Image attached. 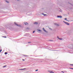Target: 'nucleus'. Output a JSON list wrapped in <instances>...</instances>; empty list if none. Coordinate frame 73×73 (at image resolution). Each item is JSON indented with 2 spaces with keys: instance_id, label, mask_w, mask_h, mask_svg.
Instances as JSON below:
<instances>
[{
  "instance_id": "ddd939ff",
  "label": "nucleus",
  "mask_w": 73,
  "mask_h": 73,
  "mask_svg": "<svg viewBox=\"0 0 73 73\" xmlns=\"http://www.w3.org/2000/svg\"><path fill=\"white\" fill-rule=\"evenodd\" d=\"M59 40H63V39L61 38H59Z\"/></svg>"
},
{
  "instance_id": "7c9ffc66",
  "label": "nucleus",
  "mask_w": 73,
  "mask_h": 73,
  "mask_svg": "<svg viewBox=\"0 0 73 73\" xmlns=\"http://www.w3.org/2000/svg\"><path fill=\"white\" fill-rule=\"evenodd\" d=\"M17 1H19L20 0H17Z\"/></svg>"
},
{
  "instance_id": "9d476101",
  "label": "nucleus",
  "mask_w": 73,
  "mask_h": 73,
  "mask_svg": "<svg viewBox=\"0 0 73 73\" xmlns=\"http://www.w3.org/2000/svg\"><path fill=\"white\" fill-rule=\"evenodd\" d=\"M37 31H38L39 32H41V31L40 30L37 29Z\"/></svg>"
},
{
  "instance_id": "393cba45",
  "label": "nucleus",
  "mask_w": 73,
  "mask_h": 73,
  "mask_svg": "<svg viewBox=\"0 0 73 73\" xmlns=\"http://www.w3.org/2000/svg\"><path fill=\"white\" fill-rule=\"evenodd\" d=\"M31 42H28V43H31Z\"/></svg>"
},
{
  "instance_id": "0eeeda50",
  "label": "nucleus",
  "mask_w": 73,
  "mask_h": 73,
  "mask_svg": "<svg viewBox=\"0 0 73 73\" xmlns=\"http://www.w3.org/2000/svg\"><path fill=\"white\" fill-rule=\"evenodd\" d=\"M48 72H49V73H54V72L51 71H49Z\"/></svg>"
},
{
  "instance_id": "2eb2a0df",
  "label": "nucleus",
  "mask_w": 73,
  "mask_h": 73,
  "mask_svg": "<svg viewBox=\"0 0 73 73\" xmlns=\"http://www.w3.org/2000/svg\"><path fill=\"white\" fill-rule=\"evenodd\" d=\"M5 54H8V52H5Z\"/></svg>"
},
{
  "instance_id": "6ab92c4d",
  "label": "nucleus",
  "mask_w": 73,
  "mask_h": 73,
  "mask_svg": "<svg viewBox=\"0 0 73 73\" xmlns=\"http://www.w3.org/2000/svg\"><path fill=\"white\" fill-rule=\"evenodd\" d=\"M53 50V51H56L57 50Z\"/></svg>"
},
{
  "instance_id": "423d86ee",
  "label": "nucleus",
  "mask_w": 73,
  "mask_h": 73,
  "mask_svg": "<svg viewBox=\"0 0 73 73\" xmlns=\"http://www.w3.org/2000/svg\"><path fill=\"white\" fill-rule=\"evenodd\" d=\"M25 69H26V68H25L23 69H20V70H25Z\"/></svg>"
},
{
  "instance_id": "a211bd4d",
  "label": "nucleus",
  "mask_w": 73,
  "mask_h": 73,
  "mask_svg": "<svg viewBox=\"0 0 73 73\" xmlns=\"http://www.w3.org/2000/svg\"><path fill=\"white\" fill-rule=\"evenodd\" d=\"M6 66H6H6H3V68H5V67H6Z\"/></svg>"
},
{
  "instance_id": "a878e982",
  "label": "nucleus",
  "mask_w": 73,
  "mask_h": 73,
  "mask_svg": "<svg viewBox=\"0 0 73 73\" xmlns=\"http://www.w3.org/2000/svg\"><path fill=\"white\" fill-rule=\"evenodd\" d=\"M35 31H33V33H35Z\"/></svg>"
},
{
  "instance_id": "c756f323",
  "label": "nucleus",
  "mask_w": 73,
  "mask_h": 73,
  "mask_svg": "<svg viewBox=\"0 0 73 73\" xmlns=\"http://www.w3.org/2000/svg\"><path fill=\"white\" fill-rule=\"evenodd\" d=\"M66 21H68V20H66Z\"/></svg>"
},
{
  "instance_id": "bb28decb",
  "label": "nucleus",
  "mask_w": 73,
  "mask_h": 73,
  "mask_svg": "<svg viewBox=\"0 0 73 73\" xmlns=\"http://www.w3.org/2000/svg\"><path fill=\"white\" fill-rule=\"evenodd\" d=\"M35 71H38V70H35Z\"/></svg>"
},
{
  "instance_id": "f8f14e48",
  "label": "nucleus",
  "mask_w": 73,
  "mask_h": 73,
  "mask_svg": "<svg viewBox=\"0 0 73 73\" xmlns=\"http://www.w3.org/2000/svg\"><path fill=\"white\" fill-rule=\"evenodd\" d=\"M55 25H56V26H58L59 25L58 24H57V23H55Z\"/></svg>"
},
{
  "instance_id": "7ed1b4c3",
  "label": "nucleus",
  "mask_w": 73,
  "mask_h": 73,
  "mask_svg": "<svg viewBox=\"0 0 73 73\" xmlns=\"http://www.w3.org/2000/svg\"><path fill=\"white\" fill-rule=\"evenodd\" d=\"M57 17H58V18H62V16H61V15H59V16L57 15Z\"/></svg>"
},
{
  "instance_id": "aec40b11",
  "label": "nucleus",
  "mask_w": 73,
  "mask_h": 73,
  "mask_svg": "<svg viewBox=\"0 0 73 73\" xmlns=\"http://www.w3.org/2000/svg\"><path fill=\"white\" fill-rule=\"evenodd\" d=\"M70 69H73V68H70Z\"/></svg>"
},
{
  "instance_id": "cd10ccee",
  "label": "nucleus",
  "mask_w": 73,
  "mask_h": 73,
  "mask_svg": "<svg viewBox=\"0 0 73 73\" xmlns=\"http://www.w3.org/2000/svg\"><path fill=\"white\" fill-rule=\"evenodd\" d=\"M5 38H7V36H5Z\"/></svg>"
},
{
  "instance_id": "2f4dec72",
  "label": "nucleus",
  "mask_w": 73,
  "mask_h": 73,
  "mask_svg": "<svg viewBox=\"0 0 73 73\" xmlns=\"http://www.w3.org/2000/svg\"><path fill=\"white\" fill-rule=\"evenodd\" d=\"M25 56H27L26 55H25Z\"/></svg>"
},
{
  "instance_id": "4be33fe9",
  "label": "nucleus",
  "mask_w": 73,
  "mask_h": 73,
  "mask_svg": "<svg viewBox=\"0 0 73 73\" xmlns=\"http://www.w3.org/2000/svg\"><path fill=\"white\" fill-rule=\"evenodd\" d=\"M57 38H58V39H59V38H59V37H58V36H57Z\"/></svg>"
},
{
  "instance_id": "20e7f679",
  "label": "nucleus",
  "mask_w": 73,
  "mask_h": 73,
  "mask_svg": "<svg viewBox=\"0 0 73 73\" xmlns=\"http://www.w3.org/2000/svg\"><path fill=\"white\" fill-rule=\"evenodd\" d=\"M24 24L25 25H28V23H27V22H24Z\"/></svg>"
},
{
  "instance_id": "5701e85b",
  "label": "nucleus",
  "mask_w": 73,
  "mask_h": 73,
  "mask_svg": "<svg viewBox=\"0 0 73 73\" xmlns=\"http://www.w3.org/2000/svg\"><path fill=\"white\" fill-rule=\"evenodd\" d=\"M70 65L73 66V64H70Z\"/></svg>"
},
{
  "instance_id": "1a4fd4ad",
  "label": "nucleus",
  "mask_w": 73,
  "mask_h": 73,
  "mask_svg": "<svg viewBox=\"0 0 73 73\" xmlns=\"http://www.w3.org/2000/svg\"><path fill=\"white\" fill-rule=\"evenodd\" d=\"M59 11H60V12H62V10L61 9H60Z\"/></svg>"
},
{
  "instance_id": "c85d7f7f",
  "label": "nucleus",
  "mask_w": 73,
  "mask_h": 73,
  "mask_svg": "<svg viewBox=\"0 0 73 73\" xmlns=\"http://www.w3.org/2000/svg\"><path fill=\"white\" fill-rule=\"evenodd\" d=\"M61 72H63V73H64V72L63 71H61Z\"/></svg>"
},
{
  "instance_id": "39448f33",
  "label": "nucleus",
  "mask_w": 73,
  "mask_h": 73,
  "mask_svg": "<svg viewBox=\"0 0 73 73\" xmlns=\"http://www.w3.org/2000/svg\"><path fill=\"white\" fill-rule=\"evenodd\" d=\"M34 24H35L36 25H37V24H38V23H37V22H35L34 23Z\"/></svg>"
},
{
  "instance_id": "f03ea898",
  "label": "nucleus",
  "mask_w": 73,
  "mask_h": 73,
  "mask_svg": "<svg viewBox=\"0 0 73 73\" xmlns=\"http://www.w3.org/2000/svg\"><path fill=\"white\" fill-rule=\"evenodd\" d=\"M63 22L64 23H65V24H66V25H69V23H68L65 22L64 21H63Z\"/></svg>"
},
{
  "instance_id": "f257e3e1",
  "label": "nucleus",
  "mask_w": 73,
  "mask_h": 73,
  "mask_svg": "<svg viewBox=\"0 0 73 73\" xmlns=\"http://www.w3.org/2000/svg\"><path fill=\"white\" fill-rule=\"evenodd\" d=\"M14 23L15 25H16L18 26V27H21V25L17 24L16 22H15Z\"/></svg>"
},
{
  "instance_id": "b1692460",
  "label": "nucleus",
  "mask_w": 73,
  "mask_h": 73,
  "mask_svg": "<svg viewBox=\"0 0 73 73\" xmlns=\"http://www.w3.org/2000/svg\"><path fill=\"white\" fill-rule=\"evenodd\" d=\"M22 60L23 61H24L25 60V59H22Z\"/></svg>"
},
{
  "instance_id": "6e6552de",
  "label": "nucleus",
  "mask_w": 73,
  "mask_h": 73,
  "mask_svg": "<svg viewBox=\"0 0 73 73\" xmlns=\"http://www.w3.org/2000/svg\"><path fill=\"white\" fill-rule=\"evenodd\" d=\"M8 0H5V2H6L7 3H9V2L8 1H7Z\"/></svg>"
},
{
  "instance_id": "9b49d317",
  "label": "nucleus",
  "mask_w": 73,
  "mask_h": 73,
  "mask_svg": "<svg viewBox=\"0 0 73 73\" xmlns=\"http://www.w3.org/2000/svg\"><path fill=\"white\" fill-rule=\"evenodd\" d=\"M42 29L44 31V32H45L46 31V30H45V29H44V28H43Z\"/></svg>"
},
{
  "instance_id": "4468645a",
  "label": "nucleus",
  "mask_w": 73,
  "mask_h": 73,
  "mask_svg": "<svg viewBox=\"0 0 73 73\" xmlns=\"http://www.w3.org/2000/svg\"><path fill=\"white\" fill-rule=\"evenodd\" d=\"M42 15H44V16H45L46 15L44 14V13H43L42 14Z\"/></svg>"
},
{
  "instance_id": "f3484780",
  "label": "nucleus",
  "mask_w": 73,
  "mask_h": 73,
  "mask_svg": "<svg viewBox=\"0 0 73 73\" xmlns=\"http://www.w3.org/2000/svg\"><path fill=\"white\" fill-rule=\"evenodd\" d=\"M2 51V50H0V53H1Z\"/></svg>"
},
{
  "instance_id": "412c9836",
  "label": "nucleus",
  "mask_w": 73,
  "mask_h": 73,
  "mask_svg": "<svg viewBox=\"0 0 73 73\" xmlns=\"http://www.w3.org/2000/svg\"><path fill=\"white\" fill-rule=\"evenodd\" d=\"M67 18H65L64 19V20H66Z\"/></svg>"
},
{
  "instance_id": "dca6fc26",
  "label": "nucleus",
  "mask_w": 73,
  "mask_h": 73,
  "mask_svg": "<svg viewBox=\"0 0 73 73\" xmlns=\"http://www.w3.org/2000/svg\"><path fill=\"white\" fill-rule=\"evenodd\" d=\"M44 32H46V33H48V31H45Z\"/></svg>"
}]
</instances>
